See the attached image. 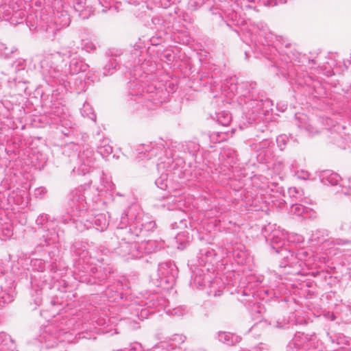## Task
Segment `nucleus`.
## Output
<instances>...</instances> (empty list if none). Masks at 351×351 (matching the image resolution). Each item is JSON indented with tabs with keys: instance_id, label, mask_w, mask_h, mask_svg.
I'll list each match as a JSON object with an SVG mask.
<instances>
[{
	"instance_id": "1",
	"label": "nucleus",
	"mask_w": 351,
	"mask_h": 351,
	"mask_svg": "<svg viewBox=\"0 0 351 351\" xmlns=\"http://www.w3.org/2000/svg\"><path fill=\"white\" fill-rule=\"evenodd\" d=\"M242 40L247 45L261 53H263L271 62V69L277 75L285 77L292 66V62L286 52H280L277 47L289 48L290 42L281 36H276L270 32L268 27L263 23H250L245 28Z\"/></svg>"
},
{
	"instance_id": "2",
	"label": "nucleus",
	"mask_w": 351,
	"mask_h": 351,
	"mask_svg": "<svg viewBox=\"0 0 351 351\" xmlns=\"http://www.w3.org/2000/svg\"><path fill=\"white\" fill-rule=\"evenodd\" d=\"M136 154L138 162L145 158L151 160L159 156V162L156 164L158 172L165 170L167 173L173 172V174H178V177H181L184 161L182 158H174L169 143L162 138L138 145L136 149Z\"/></svg>"
},
{
	"instance_id": "3",
	"label": "nucleus",
	"mask_w": 351,
	"mask_h": 351,
	"mask_svg": "<svg viewBox=\"0 0 351 351\" xmlns=\"http://www.w3.org/2000/svg\"><path fill=\"white\" fill-rule=\"evenodd\" d=\"M162 90L140 79L128 82L125 101L129 109L138 111L143 109L154 110L163 101Z\"/></svg>"
},
{
	"instance_id": "4",
	"label": "nucleus",
	"mask_w": 351,
	"mask_h": 351,
	"mask_svg": "<svg viewBox=\"0 0 351 351\" xmlns=\"http://www.w3.org/2000/svg\"><path fill=\"white\" fill-rule=\"evenodd\" d=\"M90 246L84 241H75L71 250L73 256L74 278L80 282L89 284L95 282V279H104L106 273L98 271L93 265L95 258L90 254Z\"/></svg>"
},
{
	"instance_id": "5",
	"label": "nucleus",
	"mask_w": 351,
	"mask_h": 351,
	"mask_svg": "<svg viewBox=\"0 0 351 351\" xmlns=\"http://www.w3.org/2000/svg\"><path fill=\"white\" fill-rule=\"evenodd\" d=\"M138 210V206L134 205L124 210L117 228V237L125 239V235H128L130 239H135L146 235L156 228L155 221L149 215Z\"/></svg>"
},
{
	"instance_id": "6",
	"label": "nucleus",
	"mask_w": 351,
	"mask_h": 351,
	"mask_svg": "<svg viewBox=\"0 0 351 351\" xmlns=\"http://www.w3.org/2000/svg\"><path fill=\"white\" fill-rule=\"evenodd\" d=\"M88 186L81 185L71 191L68 201L69 212L60 219V221L64 224L72 221L80 232L89 229L93 224L89 219H84L88 211L85 197Z\"/></svg>"
},
{
	"instance_id": "7",
	"label": "nucleus",
	"mask_w": 351,
	"mask_h": 351,
	"mask_svg": "<svg viewBox=\"0 0 351 351\" xmlns=\"http://www.w3.org/2000/svg\"><path fill=\"white\" fill-rule=\"evenodd\" d=\"M75 53V51L67 50L64 48L62 49L61 51L46 53L43 59L40 60V66L54 80L56 83H59L67 88L70 84L69 75L66 71L63 72L60 69L61 65L59 63L63 62L64 57L70 58Z\"/></svg>"
},
{
	"instance_id": "8",
	"label": "nucleus",
	"mask_w": 351,
	"mask_h": 351,
	"mask_svg": "<svg viewBox=\"0 0 351 351\" xmlns=\"http://www.w3.org/2000/svg\"><path fill=\"white\" fill-rule=\"evenodd\" d=\"M125 237L126 238L125 239L117 237L116 230L114 237L111 239L108 247L100 249L101 252L105 254L108 252H114L125 261L140 258L137 243L133 241L134 239H130L128 235H125Z\"/></svg>"
},
{
	"instance_id": "9",
	"label": "nucleus",
	"mask_w": 351,
	"mask_h": 351,
	"mask_svg": "<svg viewBox=\"0 0 351 351\" xmlns=\"http://www.w3.org/2000/svg\"><path fill=\"white\" fill-rule=\"evenodd\" d=\"M26 60L23 58H18L12 64L8 65L1 71V74L8 75V82L10 88H16V91L21 94L25 93L27 90L26 79L27 71Z\"/></svg>"
},
{
	"instance_id": "10",
	"label": "nucleus",
	"mask_w": 351,
	"mask_h": 351,
	"mask_svg": "<svg viewBox=\"0 0 351 351\" xmlns=\"http://www.w3.org/2000/svg\"><path fill=\"white\" fill-rule=\"evenodd\" d=\"M9 263L0 261V308L12 302L15 297V283L12 275L8 272Z\"/></svg>"
},
{
	"instance_id": "11",
	"label": "nucleus",
	"mask_w": 351,
	"mask_h": 351,
	"mask_svg": "<svg viewBox=\"0 0 351 351\" xmlns=\"http://www.w3.org/2000/svg\"><path fill=\"white\" fill-rule=\"evenodd\" d=\"M254 93L252 88V91L249 93V95H244L247 101H245L243 109L249 119L256 121V117L265 114L272 106V101L269 99H264L263 96L254 98Z\"/></svg>"
},
{
	"instance_id": "12",
	"label": "nucleus",
	"mask_w": 351,
	"mask_h": 351,
	"mask_svg": "<svg viewBox=\"0 0 351 351\" xmlns=\"http://www.w3.org/2000/svg\"><path fill=\"white\" fill-rule=\"evenodd\" d=\"M287 232L280 227L271 230L269 234L267 237V240L269 241L271 247L277 254H280L283 260L289 261V258H293L294 253L293 249L290 247L288 249L286 247V236Z\"/></svg>"
},
{
	"instance_id": "13",
	"label": "nucleus",
	"mask_w": 351,
	"mask_h": 351,
	"mask_svg": "<svg viewBox=\"0 0 351 351\" xmlns=\"http://www.w3.org/2000/svg\"><path fill=\"white\" fill-rule=\"evenodd\" d=\"M28 194L26 191L22 190H14L9 192L5 197L1 196V205H3V210L7 214V210L21 212L24 210L29 204Z\"/></svg>"
},
{
	"instance_id": "14",
	"label": "nucleus",
	"mask_w": 351,
	"mask_h": 351,
	"mask_svg": "<svg viewBox=\"0 0 351 351\" xmlns=\"http://www.w3.org/2000/svg\"><path fill=\"white\" fill-rule=\"evenodd\" d=\"M68 330L62 326L51 323L41 328L39 341L45 345L47 348H53L58 342L64 341L63 336L66 335Z\"/></svg>"
},
{
	"instance_id": "15",
	"label": "nucleus",
	"mask_w": 351,
	"mask_h": 351,
	"mask_svg": "<svg viewBox=\"0 0 351 351\" xmlns=\"http://www.w3.org/2000/svg\"><path fill=\"white\" fill-rule=\"evenodd\" d=\"M14 108L12 111L5 106V101L0 102V143L8 142L16 128L13 121Z\"/></svg>"
},
{
	"instance_id": "16",
	"label": "nucleus",
	"mask_w": 351,
	"mask_h": 351,
	"mask_svg": "<svg viewBox=\"0 0 351 351\" xmlns=\"http://www.w3.org/2000/svg\"><path fill=\"white\" fill-rule=\"evenodd\" d=\"M42 238L36 243L34 253L46 252L50 259H53L59 254L58 247L54 245L58 234L54 230H44Z\"/></svg>"
},
{
	"instance_id": "17",
	"label": "nucleus",
	"mask_w": 351,
	"mask_h": 351,
	"mask_svg": "<svg viewBox=\"0 0 351 351\" xmlns=\"http://www.w3.org/2000/svg\"><path fill=\"white\" fill-rule=\"evenodd\" d=\"M95 163V153L92 148L86 147L80 151L77 157V167L73 169V172L79 175H85L94 168Z\"/></svg>"
},
{
	"instance_id": "18",
	"label": "nucleus",
	"mask_w": 351,
	"mask_h": 351,
	"mask_svg": "<svg viewBox=\"0 0 351 351\" xmlns=\"http://www.w3.org/2000/svg\"><path fill=\"white\" fill-rule=\"evenodd\" d=\"M177 269L173 263L169 261L160 263L158 267L160 282L158 286L163 289L171 287L174 284Z\"/></svg>"
},
{
	"instance_id": "19",
	"label": "nucleus",
	"mask_w": 351,
	"mask_h": 351,
	"mask_svg": "<svg viewBox=\"0 0 351 351\" xmlns=\"http://www.w3.org/2000/svg\"><path fill=\"white\" fill-rule=\"evenodd\" d=\"M317 337L313 335L297 332L294 337L289 343L287 351H303L310 349L314 346Z\"/></svg>"
},
{
	"instance_id": "20",
	"label": "nucleus",
	"mask_w": 351,
	"mask_h": 351,
	"mask_svg": "<svg viewBox=\"0 0 351 351\" xmlns=\"http://www.w3.org/2000/svg\"><path fill=\"white\" fill-rule=\"evenodd\" d=\"M204 273V269H197L195 272L193 273V283L198 287H203L206 285V282H210V290L208 291V295L210 296L217 297L220 296L222 294V290L219 289H217V285L219 283V279H215L213 281H210V277L208 276L207 274H201Z\"/></svg>"
},
{
	"instance_id": "21",
	"label": "nucleus",
	"mask_w": 351,
	"mask_h": 351,
	"mask_svg": "<svg viewBox=\"0 0 351 351\" xmlns=\"http://www.w3.org/2000/svg\"><path fill=\"white\" fill-rule=\"evenodd\" d=\"M141 306H145V308H141L140 315L141 318L146 317L148 315L152 314L154 311L149 310L154 308L166 306L167 300L165 298L160 296L158 294H152L145 301L141 302Z\"/></svg>"
},
{
	"instance_id": "22",
	"label": "nucleus",
	"mask_w": 351,
	"mask_h": 351,
	"mask_svg": "<svg viewBox=\"0 0 351 351\" xmlns=\"http://www.w3.org/2000/svg\"><path fill=\"white\" fill-rule=\"evenodd\" d=\"M216 253L210 247L201 249L197 256L198 265L206 268L207 271L213 270V265L215 261Z\"/></svg>"
},
{
	"instance_id": "23",
	"label": "nucleus",
	"mask_w": 351,
	"mask_h": 351,
	"mask_svg": "<svg viewBox=\"0 0 351 351\" xmlns=\"http://www.w3.org/2000/svg\"><path fill=\"white\" fill-rule=\"evenodd\" d=\"M129 56V54L119 53L117 49L110 50V58L104 68V75H112L117 70V67L119 66L120 63L119 61L125 60Z\"/></svg>"
},
{
	"instance_id": "24",
	"label": "nucleus",
	"mask_w": 351,
	"mask_h": 351,
	"mask_svg": "<svg viewBox=\"0 0 351 351\" xmlns=\"http://www.w3.org/2000/svg\"><path fill=\"white\" fill-rule=\"evenodd\" d=\"M164 246V243L156 240L143 241L137 243L138 252L140 254V258L145 254H149L157 252Z\"/></svg>"
},
{
	"instance_id": "25",
	"label": "nucleus",
	"mask_w": 351,
	"mask_h": 351,
	"mask_svg": "<svg viewBox=\"0 0 351 351\" xmlns=\"http://www.w3.org/2000/svg\"><path fill=\"white\" fill-rule=\"evenodd\" d=\"M84 219H89L93 221V226L90 228H95L99 231H104L108 226L109 221L104 213L95 214L93 210L86 212Z\"/></svg>"
},
{
	"instance_id": "26",
	"label": "nucleus",
	"mask_w": 351,
	"mask_h": 351,
	"mask_svg": "<svg viewBox=\"0 0 351 351\" xmlns=\"http://www.w3.org/2000/svg\"><path fill=\"white\" fill-rule=\"evenodd\" d=\"M49 118L50 119V123L54 125H59V120L67 114L66 108L60 102H54L48 112Z\"/></svg>"
},
{
	"instance_id": "27",
	"label": "nucleus",
	"mask_w": 351,
	"mask_h": 351,
	"mask_svg": "<svg viewBox=\"0 0 351 351\" xmlns=\"http://www.w3.org/2000/svg\"><path fill=\"white\" fill-rule=\"evenodd\" d=\"M123 286L120 281H117L112 285H107L104 291V295L108 298L109 301H117L123 298Z\"/></svg>"
},
{
	"instance_id": "28",
	"label": "nucleus",
	"mask_w": 351,
	"mask_h": 351,
	"mask_svg": "<svg viewBox=\"0 0 351 351\" xmlns=\"http://www.w3.org/2000/svg\"><path fill=\"white\" fill-rule=\"evenodd\" d=\"M274 324L278 328H288V325H302L306 324V320L302 317H298L295 313H291L287 318L283 317L282 319H278Z\"/></svg>"
},
{
	"instance_id": "29",
	"label": "nucleus",
	"mask_w": 351,
	"mask_h": 351,
	"mask_svg": "<svg viewBox=\"0 0 351 351\" xmlns=\"http://www.w3.org/2000/svg\"><path fill=\"white\" fill-rule=\"evenodd\" d=\"M62 20L58 22V21H55L56 26L54 27L53 24L51 23L47 25L45 29V32L48 34L49 37H53L56 34V31L63 27H66L70 23V18L66 12H62L60 14Z\"/></svg>"
},
{
	"instance_id": "30",
	"label": "nucleus",
	"mask_w": 351,
	"mask_h": 351,
	"mask_svg": "<svg viewBox=\"0 0 351 351\" xmlns=\"http://www.w3.org/2000/svg\"><path fill=\"white\" fill-rule=\"evenodd\" d=\"M319 177L321 182L324 185L335 186L341 180V177L338 173L329 169L320 172Z\"/></svg>"
},
{
	"instance_id": "31",
	"label": "nucleus",
	"mask_w": 351,
	"mask_h": 351,
	"mask_svg": "<svg viewBox=\"0 0 351 351\" xmlns=\"http://www.w3.org/2000/svg\"><path fill=\"white\" fill-rule=\"evenodd\" d=\"M88 68V65L84 62V60L81 58H73L71 59L69 73L70 75H76L81 72L86 71Z\"/></svg>"
},
{
	"instance_id": "32",
	"label": "nucleus",
	"mask_w": 351,
	"mask_h": 351,
	"mask_svg": "<svg viewBox=\"0 0 351 351\" xmlns=\"http://www.w3.org/2000/svg\"><path fill=\"white\" fill-rule=\"evenodd\" d=\"M217 339L220 342L228 346H234L241 340V337L240 336L230 332L224 331H219L217 332Z\"/></svg>"
},
{
	"instance_id": "33",
	"label": "nucleus",
	"mask_w": 351,
	"mask_h": 351,
	"mask_svg": "<svg viewBox=\"0 0 351 351\" xmlns=\"http://www.w3.org/2000/svg\"><path fill=\"white\" fill-rule=\"evenodd\" d=\"M14 0H12L8 4H1L0 5V16L3 20L8 21L14 15L18 14L19 6L16 8L14 5Z\"/></svg>"
},
{
	"instance_id": "34",
	"label": "nucleus",
	"mask_w": 351,
	"mask_h": 351,
	"mask_svg": "<svg viewBox=\"0 0 351 351\" xmlns=\"http://www.w3.org/2000/svg\"><path fill=\"white\" fill-rule=\"evenodd\" d=\"M0 351H17L13 339L2 331H0Z\"/></svg>"
},
{
	"instance_id": "35",
	"label": "nucleus",
	"mask_w": 351,
	"mask_h": 351,
	"mask_svg": "<svg viewBox=\"0 0 351 351\" xmlns=\"http://www.w3.org/2000/svg\"><path fill=\"white\" fill-rule=\"evenodd\" d=\"M85 0H74L73 8L79 12V16L82 19H88L93 12L92 8L85 7Z\"/></svg>"
},
{
	"instance_id": "36",
	"label": "nucleus",
	"mask_w": 351,
	"mask_h": 351,
	"mask_svg": "<svg viewBox=\"0 0 351 351\" xmlns=\"http://www.w3.org/2000/svg\"><path fill=\"white\" fill-rule=\"evenodd\" d=\"M31 283H32V287L36 286L40 289H36V290L34 291V292L32 293V296L33 298L34 302L36 307V306H40L42 303V297H41L42 291H41V289H43V287L45 285L47 284V280H45L42 282V285H38L36 282V277L32 276L31 277Z\"/></svg>"
},
{
	"instance_id": "37",
	"label": "nucleus",
	"mask_w": 351,
	"mask_h": 351,
	"mask_svg": "<svg viewBox=\"0 0 351 351\" xmlns=\"http://www.w3.org/2000/svg\"><path fill=\"white\" fill-rule=\"evenodd\" d=\"M337 348L336 351H350L351 350V338L339 335L335 340Z\"/></svg>"
},
{
	"instance_id": "38",
	"label": "nucleus",
	"mask_w": 351,
	"mask_h": 351,
	"mask_svg": "<svg viewBox=\"0 0 351 351\" xmlns=\"http://www.w3.org/2000/svg\"><path fill=\"white\" fill-rule=\"evenodd\" d=\"M59 124L64 128L62 130V134L65 136H68L74 125L73 118L67 113L62 119L59 120Z\"/></svg>"
},
{
	"instance_id": "39",
	"label": "nucleus",
	"mask_w": 351,
	"mask_h": 351,
	"mask_svg": "<svg viewBox=\"0 0 351 351\" xmlns=\"http://www.w3.org/2000/svg\"><path fill=\"white\" fill-rule=\"evenodd\" d=\"M236 152L234 150L231 149H224L220 154V159L226 161V162L232 166V165L236 163Z\"/></svg>"
},
{
	"instance_id": "40",
	"label": "nucleus",
	"mask_w": 351,
	"mask_h": 351,
	"mask_svg": "<svg viewBox=\"0 0 351 351\" xmlns=\"http://www.w3.org/2000/svg\"><path fill=\"white\" fill-rule=\"evenodd\" d=\"M97 152L104 158L107 157L112 152V147L109 145L108 139H104L97 146Z\"/></svg>"
},
{
	"instance_id": "41",
	"label": "nucleus",
	"mask_w": 351,
	"mask_h": 351,
	"mask_svg": "<svg viewBox=\"0 0 351 351\" xmlns=\"http://www.w3.org/2000/svg\"><path fill=\"white\" fill-rule=\"evenodd\" d=\"M159 173H160V176L156 180L155 184L159 189L166 190L168 188L169 173L165 170H162Z\"/></svg>"
},
{
	"instance_id": "42",
	"label": "nucleus",
	"mask_w": 351,
	"mask_h": 351,
	"mask_svg": "<svg viewBox=\"0 0 351 351\" xmlns=\"http://www.w3.org/2000/svg\"><path fill=\"white\" fill-rule=\"evenodd\" d=\"M45 260L42 258H32L30 261V267L33 271L43 272L45 269Z\"/></svg>"
},
{
	"instance_id": "43",
	"label": "nucleus",
	"mask_w": 351,
	"mask_h": 351,
	"mask_svg": "<svg viewBox=\"0 0 351 351\" xmlns=\"http://www.w3.org/2000/svg\"><path fill=\"white\" fill-rule=\"evenodd\" d=\"M172 38L176 43L182 45H186L190 41V36L186 31L174 32Z\"/></svg>"
},
{
	"instance_id": "44",
	"label": "nucleus",
	"mask_w": 351,
	"mask_h": 351,
	"mask_svg": "<svg viewBox=\"0 0 351 351\" xmlns=\"http://www.w3.org/2000/svg\"><path fill=\"white\" fill-rule=\"evenodd\" d=\"M308 255V253L307 251L302 250L301 251H299L295 255L294 254L293 258H289V261L284 260L283 262L280 263V267L287 268L292 267V264L294 263L295 258L297 257L298 259L302 260V258L306 257Z\"/></svg>"
},
{
	"instance_id": "45",
	"label": "nucleus",
	"mask_w": 351,
	"mask_h": 351,
	"mask_svg": "<svg viewBox=\"0 0 351 351\" xmlns=\"http://www.w3.org/2000/svg\"><path fill=\"white\" fill-rule=\"evenodd\" d=\"M80 112L84 117H87L94 121L96 119V114L92 106L87 102L83 104L82 108L80 109Z\"/></svg>"
},
{
	"instance_id": "46",
	"label": "nucleus",
	"mask_w": 351,
	"mask_h": 351,
	"mask_svg": "<svg viewBox=\"0 0 351 351\" xmlns=\"http://www.w3.org/2000/svg\"><path fill=\"white\" fill-rule=\"evenodd\" d=\"M216 119L219 123L223 126H227L232 120V116L228 112L221 111L216 114Z\"/></svg>"
},
{
	"instance_id": "47",
	"label": "nucleus",
	"mask_w": 351,
	"mask_h": 351,
	"mask_svg": "<svg viewBox=\"0 0 351 351\" xmlns=\"http://www.w3.org/2000/svg\"><path fill=\"white\" fill-rule=\"evenodd\" d=\"M119 53L122 54H129L125 60H122L121 61H119V63L123 64L125 68L130 69L134 66V61L136 58L138 57V54L136 52L135 53H123L119 51Z\"/></svg>"
},
{
	"instance_id": "48",
	"label": "nucleus",
	"mask_w": 351,
	"mask_h": 351,
	"mask_svg": "<svg viewBox=\"0 0 351 351\" xmlns=\"http://www.w3.org/2000/svg\"><path fill=\"white\" fill-rule=\"evenodd\" d=\"M184 152H189L191 155L195 156L199 150V145L194 141H190L185 143L183 145Z\"/></svg>"
},
{
	"instance_id": "49",
	"label": "nucleus",
	"mask_w": 351,
	"mask_h": 351,
	"mask_svg": "<svg viewBox=\"0 0 351 351\" xmlns=\"http://www.w3.org/2000/svg\"><path fill=\"white\" fill-rule=\"evenodd\" d=\"M95 258V261H94V263L95 265H93V266H95L97 268V270L98 271H101L102 272H106V277L104 278V279H102V280H99L98 278H96L95 279V282L94 283H89L88 285H95V284H97V283H101L102 282H104L107 278H108V275L110 274L111 273V271H112V268L110 267L109 266H107L106 267H102L101 265H97V263L96 262H99V264H101V262H100V261L99 259H96Z\"/></svg>"
},
{
	"instance_id": "50",
	"label": "nucleus",
	"mask_w": 351,
	"mask_h": 351,
	"mask_svg": "<svg viewBox=\"0 0 351 351\" xmlns=\"http://www.w3.org/2000/svg\"><path fill=\"white\" fill-rule=\"evenodd\" d=\"M103 177L101 178V185L100 186H98L97 189L100 191H113L114 188V184L112 182L111 180H109L107 178Z\"/></svg>"
},
{
	"instance_id": "51",
	"label": "nucleus",
	"mask_w": 351,
	"mask_h": 351,
	"mask_svg": "<svg viewBox=\"0 0 351 351\" xmlns=\"http://www.w3.org/2000/svg\"><path fill=\"white\" fill-rule=\"evenodd\" d=\"M265 308L264 306L259 302L253 304L251 309V313L252 316H254L256 319H259L263 316Z\"/></svg>"
},
{
	"instance_id": "52",
	"label": "nucleus",
	"mask_w": 351,
	"mask_h": 351,
	"mask_svg": "<svg viewBox=\"0 0 351 351\" xmlns=\"http://www.w3.org/2000/svg\"><path fill=\"white\" fill-rule=\"evenodd\" d=\"M308 209L302 204H293L291 207V213L297 216H302L308 212Z\"/></svg>"
},
{
	"instance_id": "53",
	"label": "nucleus",
	"mask_w": 351,
	"mask_h": 351,
	"mask_svg": "<svg viewBox=\"0 0 351 351\" xmlns=\"http://www.w3.org/2000/svg\"><path fill=\"white\" fill-rule=\"evenodd\" d=\"M49 215L45 213H41L37 217L36 219V224L39 228L45 229L47 228V225L49 223Z\"/></svg>"
},
{
	"instance_id": "54",
	"label": "nucleus",
	"mask_w": 351,
	"mask_h": 351,
	"mask_svg": "<svg viewBox=\"0 0 351 351\" xmlns=\"http://www.w3.org/2000/svg\"><path fill=\"white\" fill-rule=\"evenodd\" d=\"M188 311L186 306H178L173 309H168L167 313L173 317H182L186 315Z\"/></svg>"
},
{
	"instance_id": "55",
	"label": "nucleus",
	"mask_w": 351,
	"mask_h": 351,
	"mask_svg": "<svg viewBox=\"0 0 351 351\" xmlns=\"http://www.w3.org/2000/svg\"><path fill=\"white\" fill-rule=\"evenodd\" d=\"M288 193L291 197L295 200H302L304 193L302 189L291 187L288 189Z\"/></svg>"
},
{
	"instance_id": "56",
	"label": "nucleus",
	"mask_w": 351,
	"mask_h": 351,
	"mask_svg": "<svg viewBox=\"0 0 351 351\" xmlns=\"http://www.w3.org/2000/svg\"><path fill=\"white\" fill-rule=\"evenodd\" d=\"M286 241L289 243H301L304 241V238L302 235L295 233H287L286 234Z\"/></svg>"
},
{
	"instance_id": "57",
	"label": "nucleus",
	"mask_w": 351,
	"mask_h": 351,
	"mask_svg": "<svg viewBox=\"0 0 351 351\" xmlns=\"http://www.w3.org/2000/svg\"><path fill=\"white\" fill-rule=\"evenodd\" d=\"M81 46L82 49L87 52H90L95 49L94 43L88 38L82 40Z\"/></svg>"
},
{
	"instance_id": "58",
	"label": "nucleus",
	"mask_w": 351,
	"mask_h": 351,
	"mask_svg": "<svg viewBox=\"0 0 351 351\" xmlns=\"http://www.w3.org/2000/svg\"><path fill=\"white\" fill-rule=\"evenodd\" d=\"M299 127L308 132L310 135H314L319 132V130L311 123H304V124L300 125Z\"/></svg>"
},
{
	"instance_id": "59",
	"label": "nucleus",
	"mask_w": 351,
	"mask_h": 351,
	"mask_svg": "<svg viewBox=\"0 0 351 351\" xmlns=\"http://www.w3.org/2000/svg\"><path fill=\"white\" fill-rule=\"evenodd\" d=\"M15 50L16 49L13 47L8 48L5 44L0 42V54L5 58H8Z\"/></svg>"
},
{
	"instance_id": "60",
	"label": "nucleus",
	"mask_w": 351,
	"mask_h": 351,
	"mask_svg": "<svg viewBox=\"0 0 351 351\" xmlns=\"http://www.w3.org/2000/svg\"><path fill=\"white\" fill-rule=\"evenodd\" d=\"M288 141L289 138L285 134L279 135L276 138V143L280 150L285 149Z\"/></svg>"
},
{
	"instance_id": "61",
	"label": "nucleus",
	"mask_w": 351,
	"mask_h": 351,
	"mask_svg": "<svg viewBox=\"0 0 351 351\" xmlns=\"http://www.w3.org/2000/svg\"><path fill=\"white\" fill-rule=\"evenodd\" d=\"M330 243L333 245H350L351 244V240L332 238L330 239Z\"/></svg>"
},
{
	"instance_id": "62",
	"label": "nucleus",
	"mask_w": 351,
	"mask_h": 351,
	"mask_svg": "<svg viewBox=\"0 0 351 351\" xmlns=\"http://www.w3.org/2000/svg\"><path fill=\"white\" fill-rule=\"evenodd\" d=\"M349 185H340V190L337 191V193H341L346 196L351 195V182H350V179L348 178Z\"/></svg>"
},
{
	"instance_id": "63",
	"label": "nucleus",
	"mask_w": 351,
	"mask_h": 351,
	"mask_svg": "<svg viewBox=\"0 0 351 351\" xmlns=\"http://www.w3.org/2000/svg\"><path fill=\"white\" fill-rule=\"evenodd\" d=\"M186 339V337L183 335L174 334L169 338V340L174 341L178 344H182L185 341Z\"/></svg>"
},
{
	"instance_id": "64",
	"label": "nucleus",
	"mask_w": 351,
	"mask_h": 351,
	"mask_svg": "<svg viewBox=\"0 0 351 351\" xmlns=\"http://www.w3.org/2000/svg\"><path fill=\"white\" fill-rule=\"evenodd\" d=\"M295 175L299 179L308 180L311 174L306 170H298L295 172Z\"/></svg>"
}]
</instances>
